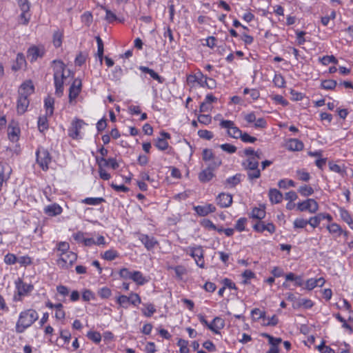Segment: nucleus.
<instances>
[{"instance_id": "nucleus-1", "label": "nucleus", "mask_w": 353, "mask_h": 353, "mask_svg": "<svg viewBox=\"0 0 353 353\" xmlns=\"http://www.w3.org/2000/svg\"><path fill=\"white\" fill-rule=\"evenodd\" d=\"M39 314L33 309H28L19 314L18 321L16 323L15 330L17 333H23L30 327L37 319Z\"/></svg>"}, {"instance_id": "nucleus-2", "label": "nucleus", "mask_w": 353, "mask_h": 353, "mask_svg": "<svg viewBox=\"0 0 353 353\" xmlns=\"http://www.w3.org/2000/svg\"><path fill=\"white\" fill-rule=\"evenodd\" d=\"M15 285L17 291L13 297L15 301H21L22 296L28 295L34 289L33 285L23 283L20 278L15 281Z\"/></svg>"}, {"instance_id": "nucleus-3", "label": "nucleus", "mask_w": 353, "mask_h": 353, "mask_svg": "<svg viewBox=\"0 0 353 353\" xmlns=\"http://www.w3.org/2000/svg\"><path fill=\"white\" fill-rule=\"evenodd\" d=\"M37 162L44 171L48 170L52 158L48 150L43 147H39L36 152Z\"/></svg>"}, {"instance_id": "nucleus-4", "label": "nucleus", "mask_w": 353, "mask_h": 353, "mask_svg": "<svg viewBox=\"0 0 353 353\" xmlns=\"http://www.w3.org/2000/svg\"><path fill=\"white\" fill-rule=\"evenodd\" d=\"M77 259V255L73 252L61 253L60 258L57 260V265L62 269H68L72 266Z\"/></svg>"}, {"instance_id": "nucleus-5", "label": "nucleus", "mask_w": 353, "mask_h": 353, "mask_svg": "<svg viewBox=\"0 0 353 353\" xmlns=\"http://www.w3.org/2000/svg\"><path fill=\"white\" fill-rule=\"evenodd\" d=\"M221 164V161L214 160L213 163L209 165L206 169L203 170L199 174V179L202 183L209 182L214 176L213 170Z\"/></svg>"}, {"instance_id": "nucleus-6", "label": "nucleus", "mask_w": 353, "mask_h": 353, "mask_svg": "<svg viewBox=\"0 0 353 353\" xmlns=\"http://www.w3.org/2000/svg\"><path fill=\"white\" fill-rule=\"evenodd\" d=\"M297 210L300 212L308 211L310 213H315L319 210V204L314 199H307L297 203Z\"/></svg>"}, {"instance_id": "nucleus-7", "label": "nucleus", "mask_w": 353, "mask_h": 353, "mask_svg": "<svg viewBox=\"0 0 353 353\" xmlns=\"http://www.w3.org/2000/svg\"><path fill=\"white\" fill-rule=\"evenodd\" d=\"M85 123L80 119H75L71 123V126L68 129V135L73 139H78L80 137V130Z\"/></svg>"}, {"instance_id": "nucleus-8", "label": "nucleus", "mask_w": 353, "mask_h": 353, "mask_svg": "<svg viewBox=\"0 0 353 353\" xmlns=\"http://www.w3.org/2000/svg\"><path fill=\"white\" fill-rule=\"evenodd\" d=\"M220 125L223 128H227L228 135L234 139L240 138V136H241L242 131L235 126L234 122L232 121L222 120L220 123Z\"/></svg>"}, {"instance_id": "nucleus-9", "label": "nucleus", "mask_w": 353, "mask_h": 353, "mask_svg": "<svg viewBox=\"0 0 353 353\" xmlns=\"http://www.w3.org/2000/svg\"><path fill=\"white\" fill-rule=\"evenodd\" d=\"M81 80L75 79L69 89V103L71 104L76 103V99L81 91Z\"/></svg>"}, {"instance_id": "nucleus-10", "label": "nucleus", "mask_w": 353, "mask_h": 353, "mask_svg": "<svg viewBox=\"0 0 353 353\" xmlns=\"http://www.w3.org/2000/svg\"><path fill=\"white\" fill-rule=\"evenodd\" d=\"M52 67L53 68V75L57 74V72H60L59 78H61L63 81L70 74V70H65V65L61 61L54 60L52 62Z\"/></svg>"}, {"instance_id": "nucleus-11", "label": "nucleus", "mask_w": 353, "mask_h": 353, "mask_svg": "<svg viewBox=\"0 0 353 353\" xmlns=\"http://www.w3.org/2000/svg\"><path fill=\"white\" fill-rule=\"evenodd\" d=\"M138 239L148 250H152L158 245V241L154 237L147 234L139 233Z\"/></svg>"}, {"instance_id": "nucleus-12", "label": "nucleus", "mask_w": 353, "mask_h": 353, "mask_svg": "<svg viewBox=\"0 0 353 353\" xmlns=\"http://www.w3.org/2000/svg\"><path fill=\"white\" fill-rule=\"evenodd\" d=\"M34 87L32 84V81H26L24 83H23L18 90L19 96V97H26V99H28V97L34 92Z\"/></svg>"}, {"instance_id": "nucleus-13", "label": "nucleus", "mask_w": 353, "mask_h": 353, "mask_svg": "<svg viewBox=\"0 0 353 353\" xmlns=\"http://www.w3.org/2000/svg\"><path fill=\"white\" fill-rule=\"evenodd\" d=\"M190 255L194 258L196 261V263L198 266L201 268L204 267V261H203V250L201 247H195L190 248Z\"/></svg>"}, {"instance_id": "nucleus-14", "label": "nucleus", "mask_w": 353, "mask_h": 353, "mask_svg": "<svg viewBox=\"0 0 353 353\" xmlns=\"http://www.w3.org/2000/svg\"><path fill=\"white\" fill-rule=\"evenodd\" d=\"M160 135L161 137L157 139L154 145L159 150H165L169 146V144L166 139H170V134L168 132L162 131Z\"/></svg>"}, {"instance_id": "nucleus-15", "label": "nucleus", "mask_w": 353, "mask_h": 353, "mask_svg": "<svg viewBox=\"0 0 353 353\" xmlns=\"http://www.w3.org/2000/svg\"><path fill=\"white\" fill-rule=\"evenodd\" d=\"M216 203L221 208H228L232 203V196L228 193H220L216 197Z\"/></svg>"}, {"instance_id": "nucleus-16", "label": "nucleus", "mask_w": 353, "mask_h": 353, "mask_svg": "<svg viewBox=\"0 0 353 353\" xmlns=\"http://www.w3.org/2000/svg\"><path fill=\"white\" fill-rule=\"evenodd\" d=\"M194 209L199 216H207L208 214L214 212L216 210L215 206L212 204L195 206Z\"/></svg>"}, {"instance_id": "nucleus-17", "label": "nucleus", "mask_w": 353, "mask_h": 353, "mask_svg": "<svg viewBox=\"0 0 353 353\" xmlns=\"http://www.w3.org/2000/svg\"><path fill=\"white\" fill-rule=\"evenodd\" d=\"M60 72H57L54 77V83L55 87V94L59 97H61L63 92V83L64 81L59 78Z\"/></svg>"}, {"instance_id": "nucleus-18", "label": "nucleus", "mask_w": 353, "mask_h": 353, "mask_svg": "<svg viewBox=\"0 0 353 353\" xmlns=\"http://www.w3.org/2000/svg\"><path fill=\"white\" fill-rule=\"evenodd\" d=\"M30 101L26 97H19L17 99V111L19 114H23L27 110Z\"/></svg>"}, {"instance_id": "nucleus-19", "label": "nucleus", "mask_w": 353, "mask_h": 353, "mask_svg": "<svg viewBox=\"0 0 353 353\" xmlns=\"http://www.w3.org/2000/svg\"><path fill=\"white\" fill-rule=\"evenodd\" d=\"M268 196L272 203H279L283 199L282 193L275 188H271L269 190Z\"/></svg>"}, {"instance_id": "nucleus-20", "label": "nucleus", "mask_w": 353, "mask_h": 353, "mask_svg": "<svg viewBox=\"0 0 353 353\" xmlns=\"http://www.w3.org/2000/svg\"><path fill=\"white\" fill-rule=\"evenodd\" d=\"M43 55V50L36 46L30 48L28 50V57L30 59V61H34L39 57H41Z\"/></svg>"}, {"instance_id": "nucleus-21", "label": "nucleus", "mask_w": 353, "mask_h": 353, "mask_svg": "<svg viewBox=\"0 0 353 353\" xmlns=\"http://www.w3.org/2000/svg\"><path fill=\"white\" fill-rule=\"evenodd\" d=\"M44 212L48 216H54L60 214L62 212V208L57 203H54L46 206L44 208Z\"/></svg>"}, {"instance_id": "nucleus-22", "label": "nucleus", "mask_w": 353, "mask_h": 353, "mask_svg": "<svg viewBox=\"0 0 353 353\" xmlns=\"http://www.w3.org/2000/svg\"><path fill=\"white\" fill-rule=\"evenodd\" d=\"M287 148L291 151H301L303 148V143L299 139H291L287 143Z\"/></svg>"}, {"instance_id": "nucleus-23", "label": "nucleus", "mask_w": 353, "mask_h": 353, "mask_svg": "<svg viewBox=\"0 0 353 353\" xmlns=\"http://www.w3.org/2000/svg\"><path fill=\"white\" fill-rule=\"evenodd\" d=\"M12 170L8 164L0 163V179L6 181L11 174Z\"/></svg>"}, {"instance_id": "nucleus-24", "label": "nucleus", "mask_w": 353, "mask_h": 353, "mask_svg": "<svg viewBox=\"0 0 353 353\" xmlns=\"http://www.w3.org/2000/svg\"><path fill=\"white\" fill-rule=\"evenodd\" d=\"M139 69L144 72V73H147V74H149L150 76L157 80L159 83H162L163 82V78L161 77L160 75H159L154 70H153L152 69H150L146 66H143V65H141L139 66Z\"/></svg>"}, {"instance_id": "nucleus-25", "label": "nucleus", "mask_w": 353, "mask_h": 353, "mask_svg": "<svg viewBox=\"0 0 353 353\" xmlns=\"http://www.w3.org/2000/svg\"><path fill=\"white\" fill-rule=\"evenodd\" d=\"M243 175L240 173L228 178L225 181V185L229 188H234L238 185L242 180Z\"/></svg>"}, {"instance_id": "nucleus-26", "label": "nucleus", "mask_w": 353, "mask_h": 353, "mask_svg": "<svg viewBox=\"0 0 353 353\" xmlns=\"http://www.w3.org/2000/svg\"><path fill=\"white\" fill-rule=\"evenodd\" d=\"M242 165L245 170H254L259 168V161L250 157L242 163Z\"/></svg>"}, {"instance_id": "nucleus-27", "label": "nucleus", "mask_w": 353, "mask_h": 353, "mask_svg": "<svg viewBox=\"0 0 353 353\" xmlns=\"http://www.w3.org/2000/svg\"><path fill=\"white\" fill-rule=\"evenodd\" d=\"M54 100L51 97H48L44 100V106L46 110V115H49V117L52 116L54 112Z\"/></svg>"}, {"instance_id": "nucleus-28", "label": "nucleus", "mask_w": 353, "mask_h": 353, "mask_svg": "<svg viewBox=\"0 0 353 353\" xmlns=\"http://www.w3.org/2000/svg\"><path fill=\"white\" fill-rule=\"evenodd\" d=\"M99 161H101L103 167L110 166L114 170H116L119 168V163L114 158H109L108 159H105L103 157H100Z\"/></svg>"}, {"instance_id": "nucleus-29", "label": "nucleus", "mask_w": 353, "mask_h": 353, "mask_svg": "<svg viewBox=\"0 0 353 353\" xmlns=\"http://www.w3.org/2000/svg\"><path fill=\"white\" fill-rule=\"evenodd\" d=\"M26 65V59L23 54L19 53L17 55L16 63L12 65V70L17 71L23 68Z\"/></svg>"}, {"instance_id": "nucleus-30", "label": "nucleus", "mask_w": 353, "mask_h": 353, "mask_svg": "<svg viewBox=\"0 0 353 353\" xmlns=\"http://www.w3.org/2000/svg\"><path fill=\"white\" fill-rule=\"evenodd\" d=\"M49 115L46 114L44 116H41L39 117L37 124L38 129L41 132H43L44 131L48 129V121L47 119V117Z\"/></svg>"}, {"instance_id": "nucleus-31", "label": "nucleus", "mask_w": 353, "mask_h": 353, "mask_svg": "<svg viewBox=\"0 0 353 353\" xmlns=\"http://www.w3.org/2000/svg\"><path fill=\"white\" fill-rule=\"evenodd\" d=\"M96 41L97 43V55L99 59L101 64H102L103 59V42L99 36L96 37Z\"/></svg>"}, {"instance_id": "nucleus-32", "label": "nucleus", "mask_w": 353, "mask_h": 353, "mask_svg": "<svg viewBox=\"0 0 353 353\" xmlns=\"http://www.w3.org/2000/svg\"><path fill=\"white\" fill-rule=\"evenodd\" d=\"M132 280L136 282L138 285H143L147 282V280L143 276V274L139 271H133Z\"/></svg>"}, {"instance_id": "nucleus-33", "label": "nucleus", "mask_w": 353, "mask_h": 353, "mask_svg": "<svg viewBox=\"0 0 353 353\" xmlns=\"http://www.w3.org/2000/svg\"><path fill=\"white\" fill-rule=\"evenodd\" d=\"M265 216V211L262 208H254L252 211L251 217L258 220H261Z\"/></svg>"}, {"instance_id": "nucleus-34", "label": "nucleus", "mask_w": 353, "mask_h": 353, "mask_svg": "<svg viewBox=\"0 0 353 353\" xmlns=\"http://www.w3.org/2000/svg\"><path fill=\"white\" fill-rule=\"evenodd\" d=\"M105 201V199L102 197H88L84 199L82 203L90 205H97Z\"/></svg>"}, {"instance_id": "nucleus-35", "label": "nucleus", "mask_w": 353, "mask_h": 353, "mask_svg": "<svg viewBox=\"0 0 353 353\" xmlns=\"http://www.w3.org/2000/svg\"><path fill=\"white\" fill-rule=\"evenodd\" d=\"M96 160L99 165V173L100 178L105 181L109 180L111 176L103 169L102 163L99 161V157H97Z\"/></svg>"}, {"instance_id": "nucleus-36", "label": "nucleus", "mask_w": 353, "mask_h": 353, "mask_svg": "<svg viewBox=\"0 0 353 353\" xmlns=\"http://www.w3.org/2000/svg\"><path fill=\"white\" fill-rule=\"evenodd\" d=\"M298 192L303 196H308L314 193V190L311 186L304 185L299 187Z\"/></svg>"}, {"instance_id": "nucleus-37", "label": "nucleus", "mask_w": 353, "mask_h": 353, "mask_svg": "<svg viewBox=\"0 0 353 353\" xmlns=\"http://www.w3.org/2000/svg\"><path fill=\"white\" fill-rule=\"evenodd\" d=\"M341 219L346 222L349 226L353 230V219L351 217L350 213L346 210H341Z\"/></svg>"}, {"instance_id": "nucleus-38", "label": "nucleus", "mask_w": 353, "mask_h": 353, "mask_svg": "<svg viewBox=\"0 0 353 353\" xmlns=\"http://www.w3.org/2000/svg\"><path fill=\"white\" fill-rule=\"evenodd\" d=\"M119 256V253L113 250L110 249L104 252L102 257L107 261H112Z\"/></svg>"}, {"instance_id": "nucleus-39", "label": "nucleus", "mask_w": 353, "mask_h": 353, "mask_svg": "<svg viewBox=\"0 0 353 353\" xmlns=\"http://www.w3.org/2000/svg\"><path fill=\"white\" fill-rule=\"evenodd\" d=\"M247 171L248 178L250 181L259 179L261 176V170L259 168L254 170H245Z\"/></svg>"}, {"instance_id": "nucleus-40", "label": "nucleus", "mask_w": 353, "mask_h": 353, "mask_svg": "<svg viewBox=\"0 0 353 353\" xmlns=\"http://www.w3.org/2000/svg\"><path fill=\"white\" fill-rule=\"evenodd\" d=\"M248 222L247 218L242 217L236 221L234 228L239 232H243L245 230V225Z\"/></svg>"}, {"instance_id": "nucleus-41", "label": "nucleus", "mask_w": 353, "mask_h": 353, "mask_svg": "<svg viewBox=\"0 0 353 353\" xmlns=\"http://www.w3.org/2000/svg\"><path fill=\"white\" fill-rule=\"evenodd\" d=\"M296 176L300 181H308L310 179V174L304 170H297L296 171Z\"/></svg>"}, {"instance_id": "nucleus-42", "label": "nucleus", "mask_w": 353, "mask_h": 353, "mask_svg": "<svg viewBox=\"0 0 353 353\" xmlns=\"http://www.w3.org/2000/svg\"><path fill=\"white\" fill-rule=\"evenodd\" d=\"M278 186L280 188L283 189H287L288 187H294L295 186V182L293 180L291 179H281L278 182Z\"/></svg>"}, {"instance_id": "nucleus-43", "label": "nucleus", "mask_w": 353, "mask_h": 353, "mask_svg": "<svg viewBox=\"0 0 353 353\" xmlns=\"http://www.w3.org/2000/svg\"><path fill=\"white\" fill-rule=\"evenodd\" d=\"M274 85L278 88L285 87V81L284 77L281 74H276L273 79Z\"/></svg>"}, {"instance_id": "nucleus-44", "label": "nucleus", "mask_w": 353, "mask_h": 353, "mask_svg": "<svg viewBox=\"0 0 353 353\" xmlns=\"http://www.w3.org/2000/svg\"><path fill=\"white\" fill-rule=\"evenodd\" d=\"M336 85V81L332 79L324 80L321 82V87L325 90H333Z\"/></svg>"}, {"instance_id": "nucleus-45", "label": "nucleus", "mask_w": 353, "mask_h": 353, "mask_svg": "<svg viewBox=\"0 0 353 353\" xmlns=\"http://www.w3.org/2000/svg\"><path fill=\"white\" fill-rule=\"evenodd\" d=\"M210 324L213 325L216 331L223 329L225 326L224 321L220 317H215ZM218 333H219V332H218Z\"/></svg>"}, {"instance_id": "nucleus-46", "label": "nucleus", "mask_w": 353, "mask_h": 353, "mask_svg": "<svg viewBox=\"0 0 353 353\" xmlns=\"http://www.w3.org/2000/svg\"><path fill=\"white\" fill-rule=\"evenodd\" d=\"M19 6L22 11L21 17L25 16V12H28L30 10V5L28 0H17Z\"/></svg>"}, {"instance_id": "nucleus-47", "label": "nucleus", "mask_w": 353, "mask_h": 353, "mask_svg": "<svg viewBox=\"0 0 353 353\" xmlns=\"http://www.w3.org/2000/svg\"><path fill=\"white\" fill-rule=\"evenodd\" d=\"M308 220L302 219V218H297L294 221L293 225L294 228L296 229H302L305 228L309 223L307 222Z\"/></svg>"}, {"instance_id": "nucleus-48", "label": "nucleus", "mask_w": 353, "mask_h": 353, "mask_svg": "<svg viewBox=\"0 0 353 353\" xmlns=\"http://www.w3.org/2000/svg\"><path fill=\"white\" fill-rule=\"evenodd\" d=\"M19 132V130L18 128H9V129H8L9 139L12 142L17 141L19 139V136H18Z\"/></svg>"}, {"instance_id": "nucleus-49", "label": "nucleus", "mask_w": 353, "mask_h": 353, "mask_svg": "<svg viewBox=\"0 0 353 353\" xmlns=\"http://www.w3.org/2000/svg\"><path fill=\"white\" fill-rule=\"evenodd\" d=\"M202 158L204 161L214 160V155L212 150L208 148L204 149L202 152Z\"/></svg>"}, {"instance_id": "nucleus-50", "label": "nucleus", "mask_w": 353, "mask_h": 353, "mask_svg": "<svg viewBox=\"0 0 353 353\" xmlns=\"http://www.w3.org/2000/svg\"><path fill=\"white\" fill-rule=\"evenodd\" d=\"M87 336L89 339L97 343H99L101 340V336L98 332L90 331L88 332Z\"/></svg>"}, {"instance_id": "nucleus-51", "label": "nucleus", "mask_w": 353, "mask_h": 353, "mask_svg": "<svg viewBox=\"0 0 353 353\" xmlns=\"http://www.w3.org/2000/svg\"><path fill=\"white\" fill-rule=\"evenodd\" d=\"M117 303L123 307L127 308L130 303L129 296L121 295L117 298Z\"/></svg>"}, {"instance_id": "nucleus-52", "label": "nucleus", "mask_w": 353, "mask_h": 353, "mask_svg": "<svg viewBox=\"0 0 353 353\" xmlns=\"http://www.w3.org/2000/svg\"><path fill=\"white\" fill-rule=\"evenodd\" d=\"M3 261L7 265H14L17 262V257L14 254L8 253L5 255Z\"/></svg>"}, {"instance_id": "nucleus-53", "label": "nucleus", "mask_w": 353, "mask_h": 353, "mask_svg": "<svg viewBox=\"0 0 353 353\" xmlns=\"http://www.w3.org/2000/svg\"><path fill=\"white\" fill-rule=\"evenodd\" d=\"M98 294L101 299H108L111 296L112 292L110 288L103 287L98 290Z\"/></svg>"}, {"instance_id": "nucleus-54", "label": "nucleus", "mask_w": 353, "mask_h": 353, "mask_svg": "<svg viewBox=\"0 0 353 353\" xmlns=\"http://www.w3.org/2000/svg\"><path fill=\"white\" fill-rule=\"evenodd\" d=\"M62 37H63V35L62 34L59 32V31H57L54 33L53 34V43H54V46L56 47V48H59L61 46V43H62Z\"/></svg>"}, {"instance_id": "nucleus-55", "label": "nucleus", "mask_w": 353, "mask_h": 353, "mask_svg": "<svg viewBox=\"0 0 353 353\" xmlns=\"http://www.w3.org/2000/svg\"><path fill=\"white\" fill-rule=\"evenodd\" d=\"M244 94H250V97L253 100L257 99L259 96V92L256 89H249V88H245L243 90Z\"/></svg>"}, {"instance_id": "nucleus-56", "label": "nucleus", "mask_w": 353, "mask_h": 353, "mask_svg": "<svg viewBox=\"0 0 353 353\" xmlns=\"http://www.w3.org/2000/svg\"><path fill=\"white\" fill-rule=\"evenodd\" d=\"M198 135L200 138L210 140L213 138L214 134L212 132L207 130H200L198 131Z\"/></svg>"}, {"instance_id": "nucleus-57", "label": "nucleus", "mask_w": 353, "mask_h": 353, "mask_svg": "<svg viewBox=\"0 0 353 353\" xmlns=\"http://www.w3.org/2000/svg\"><path fill=\"white\" fill-rule=\"evenodd\" d=\"M219 147L225 152L229 154H233L236 151V147L230 143H224L219 145Z\"/></svg>"}, {"instance_id": "nucleus-58", "label": "nucleus", "mask_w": 353, "mask_h": 353, "mask_svg": "<svg viewBox=\"0 0 353 353\" xmlns=\"http://www.w3.org/2000/svg\"><path fill=\"white\" fill-rule=\"evenodd\" d=\"M177 345L180 347L181 353L189 352V349L188 347V342L187 341L180 339L177 342Z\"/></svg>"}, {"instance_id": "nucleus-59", "label": "nucleus", "mask_w": 353, "mask_h": 353, "mask_svg": "<svg viewBox=\"0 0 353 353\" xmlns=\"http://www.w3.org/2000/svg\"><path fill=\"white\" fill-rule=\"evenodd\" d=\"M252 317L256 320L260 319H265V312L264 311L261 310L259 308H255L252 311Z\"/></svg>"}, {"instance_id": "nucleus-60", "label": "nucleus", "mask_w": 353, "mask_h": 353, "mask_svg": "<svg viewBox=\"0 0 353 353\" xmlns=\"http://www.w3.org/2000/svg\"><path fill=\"white\" fill-rule=\"evenodd\" d=\"M17 263L21 266H27L32 263V259L28 256H21L17 258Z\"/></svg>"}, {"instance_id": "nucleus-61", "label": "nucleus", "mask_w": 353, "mask_h": 353, "mask_svg": "<svg viewBox=\"0 0 353 353\" xmlns=\"http://www.w3.org/2000/svg\"><path fill=\"white\" fill-rule=\"evenodd\" d=\"M314 303L310 299H300L298 302L299 307H303L305 309L311 308L313 306Z\"/></svg>"}, {"instance_id": "nucleus-62", "label": "nucleus", "mask_w": 353, "mask_h": 353, "mask_svg": "<svg viewBox=\"0 0 353 353\" xmlns=\"http://www.w3.org/2000/svg\"><path fill=\"white\" fill-rule=\"evenodd\" d=\"M123 75V70L120 66H116L112 71V79L114 81H119Z\"/></svg>"}, {"instance_id": "nucleus-63", "label": "nucleus", "mask_w": 353, "mask_h": 353, "mask_svg": "<svg viewBox=\"0 0 353 353\" xmlns=\"http://www.w3.org/2000/svg\"><path fill=\"white\" fill-rule=\"evenodd\" d=\"M321 63L323 65H328L330 63H333L334 64H336L338 63L337 59L333 55H331V56H324L321 59Z\"/></svg>"}, {"instance_id": "nucleus-64", "label": "nucleus", "mask_w": 353, "mask_h": 353, "mask_svg": "<svg viewBox=\"0 0 353 353\" xmlns=\"http://www.w3.org/2000/svg\"><path fill=\"white\" fill-rule=\"evenodd\" d=\"M198 121L202 124L208 125L211 123L212 118L209 114H199Z\"/></svg>"}]
</instances>
